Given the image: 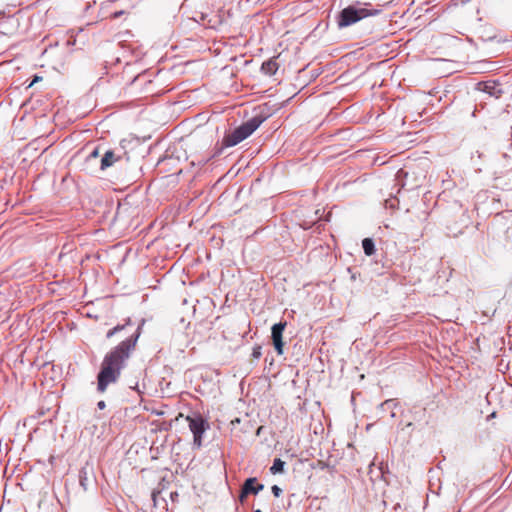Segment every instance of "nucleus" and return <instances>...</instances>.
I'll list each match as a JSON object with an SVG mask.
<instances>
[{
    "instance_id": "9b49d317",
    "label": "nucleus",
    "mask_w": 512,
    "mask_h": 512,
    "mask_svg": "<svg viewBox=\"0 0 512 512\" xmlns=\"http://www.w3.org/2000/svg\"><path fill=\"white\" fill-rule=\"evenodd\" d=\"M362 248L366 256H372L376 252L375 242L369 237L362 240Z\"/></svg>"
},
{
    "instance_id": "7ed1b4c3",
    "label": "nucleus",
    "mask_w": 512,
    "mask_h": 512,
    "mask_svg": "<svg viewBox=\"0 0 512 512\" xmlns=\"http://www.w3.org/2000/svg\"><path fill=\"white\" fill-rule=\"evenodd\" d=\"M367 6L368 4L365 6L353 4L343 8L337 15L338 27L340 29L349 27L366 17L375 16L381 12L379 9L367 8Z\"/></svg>"
},
{
    "instance_id": "5701e85b",
    "label": "nucleus",
    "mask_w": 512,
    "mask_h": 512,
    "mask_svg": "<svg viewBox=\"0 0 512 512\" xmlns=\"http://www.w3.org/2000/svg\"><path fill=\"white\" fill-rule=\"evenodd\" d=\"M489 417L494 418L495 417V412H493Z\"/></svg>"
},
{
    "instance_id": "f03ea898",
    "label": "nucleus",
    "mask_w": 512,
    "mask_h": 512,
    "mask_svg": "<svg viewBox=\"0 0 512 512\" xmlns=\"http://www.w3.org/2000/svg\"><path fill=\"white\" fill-rule=\"evenodd\" d=\"M268 116L269 115L264 112H259L236 127L230 133L225 134L221 147L218 148L210 157L199 160V164H206L211 158L219 156L224 148L233 147L248 138L260 127L264 121H266Z\"/></svg>"
},
{
    "instance_id": "4468645a",
    "label": "nucleus",
    "mask_w": 512,
    "mask_h": 512,
    "mask_svg": "<svg viewBox=\"0 0 512 512\" xmlns=\"http://www.w3.org/2000/svg\"><path fill=\"white\" fill-rule=\"evenodd\" d=\"M100 150H101V147L100 146H97L95 147L88 155L87 159L88 160H92V159H95L97 157H99L100 155Z\"/></svg>"
},
{
    "instance_id": "f8f14e48",
    "label": "nucleus",
    "mask_w": 512,
    "mask_h": 512,
    "mask_svg": "<svg viewBox=\"0 0 512 512\" xmlns=\"http://www.w3.org/2000/svg\"><path fill=\"white\" fill-rule=\"evenodd\" d=\"M284 467H285V462L282 461L280 458H275L272 466L270 467V472L274 475L278 474V473H283Z\"/></svg>"
},
{
    "instance_id": "f257e3e1",
    "label": "nucleus",
    "mask_w": 512,
    "mask_h": 512,
    "mask_svg": "<svg viewBox=\"0 0 512 512\" xmlns=\"http://www.w3.org/2000/svg\"><path fill=\"white\" fill-rule=\"evenodd\" d=\"M145 319H141L140 323L135 326L130 318L125 323L118 324L106 333V338L123 333L124 339L113 349H111L104 357L100 371L97 375V390L100 393L106 391L111 383H115L125 368L127 360L135 350L138 339L142 333Z\"/></svg>"
},
{
    "instance_id": "f3484780",
    "label": "nucleus",
    "mask_w": 512,
    "mask_h": 512,
    "mask_svg": "<svg viewBox=\"0 0 512 512\" xmlns=\"http://www.w3.org/2000/svg\"><path fill=\"white\" fill-rule=\"evenodd\" d=\"M124 13H125V11H124V10H119V11L114 12V13L111 15V17H112L113 19H118V18H119V17H121Z\"/></svg>"
},
{
    "instance_id": "4be33fe9",
    "label": "nucleus",
    "mask_w": 512,
    "mask_h": 512,
    "mask_svg": "<svg viewBox=\"0 0 512 512\" xmlns=\"http://www.w3.org/2000/svg\"><path fill=\"white\" fill-rule=\"evenodd\" d=\"M411 426H412L411 422L407 423V425H406L407 428H410Z\"/></svg>"
},
{
    "instance_id": "423d86ee",
    "label": "nucleus",
    "mask_w": 512,
    "mask_h": 512,
    "mask_svg": "<svg viewBox=\"0 0 512 512\" xmlns=\"http://www.w3.org/2000/svg\"><path fill=\"white\" fill-rule=\"evenodd\" d=\"M123 158H126V160H128L127 153L126 151H123V149H107L101 157L100 169L104 171L109 167L113 166V164L122 161Z\"/></svg>"
},
{
    "instance_id": "412c9836",
    "label": "nucleus",
    "mask_w": 512,
    "mask_h": 512,
    "mask_svg": "<svg viewBox=\"0 0 512 512\" xmlns=\"http://www.w3.org/2000/svg\"><path fill=\"white\" fill-rule=\"evenodd\" d=\"M318 466H319L320 469H325L326 467H328V465L325 462H322V461H319Z\"/></svg>"
},
{
    "instance_id": "b1692460",
    "label": "nucleus",
    "mask_w": 512,
    "mask_h": 512,
    "mask_svg": "<svg viewBox=\"0 0 512 512\" xmlns=\"http://www.w3.org/2000/svg\"><path fill=\"white\" fill-rule=\"evenodd\" d=\"M253 512H262L260 509H256Z\"/></svg>"
},
{
    "instance_id": "6ab92c4d",
    "label": "nucleus",
    "mask_w": 512,
    "mask_h": 512,
    "mask_svg": "<svg viewBox=\"0 0 512 512\" xmlns=\"http://www.w3.org/2000/svg\"><path fill=\"white\" fill-rule=\"evenodd\" d=\"M105 407H106V403H105V401L100 400V401L97 403V408H98L99 410H103Z\"/></svg>"
},
{
    "instance_id": "6e6552de",
    "label": "nucleus",
    "mask_w": 512,
    "mask_h": 512,
    "mask_svg": "<svg viewBox=\"0 0 512 512\" xmlns=\"http://www.w3.org/2000/svg\"><path fill=\"white\" fill-rule=\"evenodd\" d=\"M79 483L84 491H87L89 486L95 481L93 467L86 463L79 471Z\"/></svg>"
},
{
    "instance_id": "9d476101",
    "label": "nucleus",
    "mask_w": 512,
    "mask_h": 512,
    "mask_svg": "<svg viewBox=\"0 0 512 512\" xmlns=\"http://www.w3.org/2000/svg\"><path fill=\"white\" fill-rule=\"evenodd\" d=\"M278 67V63L273 58H271L262 63L260 70L263 74L272 76L277 72Z\"/></svg>"
},
{
    "instance_id": "dca6fc26",
    "label": "nucleus",
    "mask_w": 512,
    "mask_h": 512,
    "mask_svg": "<svg viewBox=\"0 0 512 512\" xmlns=\"http://www.w3.org/2000/svg\"><path fill=\"white\" fill-rule=\"evenodd\" d=\"M271 492L275 497H280L283 491L278 485H273L271 487Z\"/></svg>"
},
{
    "instance_id": "aec40b11",
    "label": "nucleus",
    "mask_w": 512,
    "mask_h": 512,
    "mask_svg": "<svg viewBox=\"0 0 512 512\" xmlns=\"http://www.w3.org/2000/svg\"><path fill=\"white\" fill-rule=\"evenodd\" d=\"M396 175H397V178H400L401 176H407V173L401 169L397 172Z\"/></svg>"
},
{
    "instance_id": "ddd939ff",
    "label": "nucleus",
    "mask_w": 512,
    "mask_h": 512,
    "mask_svg": "<svg viewBox=\"0 0 512 512\" xmlns=\"http://www.w3.org/2000/svg\"><path fill=\"white\" fill-rule=\"evenodd\" d=\"M262 356V348L260 345H256L252 350V357L254 359H259Z\"/></svg>"
},
{
    "instance_id": "1a4fd4ad",
    "label": "nucleus",
    "mask_w": 512,
    "mask_h": 512,
    "mask_svg": "<svg viewBox=\"0 0 512 512\" xmlns=\"http://www.w3.org/2000/svg\"><path fill=\"white\" fill-rule=\"evenodd\" d=\"M478 87L481 91L489 94L490 96L496 97V98L500 97L501 94L503 93L501 88H499L494 82H490V81L480 82V83H478Z\"/></svg>"
},
{
    "instance_id": "20e7f679",
    "label": "nucleus",
    "mask_w": 512,
    "mask_h": 512,
    "mask_svg": "<svg viewBox=\"0 0 512 512\" xmlns=\"http://www.w3.org/2000/svg\"><path fill=\"white\" fill-rule=\"evenodd\" d=\"M190 431L193 434V445L196 448L202 446V437L204 433L209 429L208 421L197 412H193L191 415L186 417Z\"/></svg>"
},
{
    "instance_id": "39448f33",
    "label": "nucleus",
    "mask_w": 512,
    "mask_h": 512,
    "mask_svg": "<svg viewBox=\"0 0 512 512\" xmlns=\"http://www.w3.org/2000/svg\"><path fill=\"white\" fill-rule=\"evenodd\" d=\"M264 489V485L262 483H258L256 477H249L245 479L243 482L240 493H239V501L244 503L249 495H257Z\"/></svg>"
},
{
    "instance_id": "a211bd4d",
    "label": "nucleus",
    "mask_w": 512,
    "mask_h": 512,
    "mask_svg": "<svg viewBox=\"0 0 512 512\" xmlns=\"http://www.w3.org/2000/svg\"><path fill=\"white\" fill-rule=\"evenodd\" d=\"M42 80V77L41 76H38V75H34L33 77V80L31 81V83L28 85V87H31L33 86L35 83H37L38 81Z\"/></svg>"
},
{
    "instance_id": "0eeeda50",
    "label": "nucleus",
    "mask_w": 512,
    "mask_h": 512,
    "mask_svg": "<svg viewBox=\"0 0 512 512\" xmlns=\"http://www.w3.org/2000/svg\"><path fill=\"white\" fill-rule=\"evenodd\" d=\"M286 325V321H280L273 324L271 327V339L274 349L278 355H282L284 353L283 332Z\"/></svg>"
},
{
    "instance_id": "2eb2a0df",
    "label": "nucleus",
    "mask_w": 512,
    "mask_h": 512,
    "mask_svg": "<svg viewBox=\"0 0 512 512\" xmlns=\"http://www.w3.org/2000/svg\"><path fill=\"white\" fill-rule=\"evenodd\" d=\"M395 406H396V403L394 402L393 399L386 400L381 404V408H383V409H390Z\"/></svg>"
}]
</instances>
